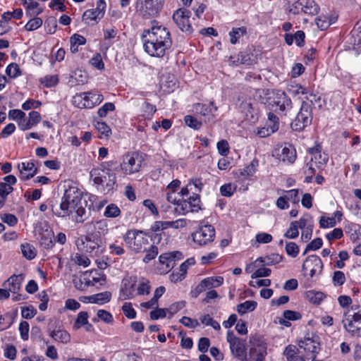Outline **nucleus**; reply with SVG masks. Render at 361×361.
<instances>
[{"mask_svg":"<svg viewBox=\"0 0 361 361\" xmlns=\"http://www.w3.org/2000/svg\"><path fill=\"white\" fill-rule=\"evenodd\" d=\"M141 39L144 50L153 57H163L166 51L172 45L170 32L161 25L152 26L151 29L144 30Z\"/></svg>","mask_w":361,"mask_h":361,"instance_id":"obj_1","label":"nucleus"},{"mask_svg":"<svg viewBox=\"0 0 361 361\" xmlns=\"http://www.w3.org/2000/svg\"><path fill=\"white\" fill-rule=\"evenodd\" d=\"M82 199V192L78 188L71 186L65 190L60 203L51 204V211L57 216L66 217L72 214Z\"/></svg>","mask_w":361,"mask_h":361,"instance_id":"obj_2","label":"nucleus"},{"mask_svg":"<svg viewBox=\"0 0 361 361\" xmlns=\"http://www.w3.org/2000/svg\"><path fill=\"white\" fill-rule=\"evenodd\" d=\"M113 165V161L105 162L102 165V169H93L90 172L94 183L102 185L106 192L112 190L116 183V174L111 169Z\"/></svg>","mask_w":361,"mask_h":361,"instance_id":"obj_3","label":"nucleus"},{"mask_svg":"<svg viewBox=\"0 0 361 361\" xmlns=\"http://www.w3.org/2000/svg\"><path fill=\"white\" fill-rule=\"evenodd\" d=\"M78 250L88 253L90 257H97L103 253L105 249L104 240L96 235H81L75 240Z\"/></svg>","mask_w":361,"mask_h":361,"instance_id":"obj_4","label":"nucleus"},{"mask_svg":"<svg viewBox=\"0 0 361 361\" xmlns=\"http://www.w3.org/2000/svg\"><path fill=\"white\" fill-rule=\"evenodd\" d=\"M264 104L269 110L276 112L281 116L290 115L293 109L292 101L284 92H276L273 100L269 98Z\"/></svg>","mask_w":361,"mask_h":361,"instance_id":"obj_5","label":"nucleus"},{"mask_svg":"<svg viewBox=\"0 0 361 361\" xmlns=\"http://www.w3.org/2000/svg\"><path fill=\"white\" fill-rule=\"evenodd\" d=\"M123 240L127 246L137 253L147 250V246L149 244V236L138 230L128 231Z\"/></svg>","mask_w":361,"mask_h":361,"instance_id":"obj_6","label":"nucleus"},{"mask_svg":"<svg viewBox=\"0 0 361 361\" xmlns=\"http://www.w3.org/2000/svg\"><path fill=\"white\" fill-rule=\"evenodd\" d=\"M251 347L248 353H245L243 361H264L267 355V345L262 336H252L250 338Z\"/></svg>","mask_w":361,"mask_h":361,"instance_id":"obj_7","label":"nucleus"},{"mask_svg":"<svg viewBox=\"0 0 361 361\" xmlns=\"http://www.w3.org/2000/svg\"><path fill=\"white\" fill-rule=\"evenodd\" d=\"M343 324L345 330L353 336L361 335V307H352L345 314V318L343 319Z\"/></svg>","mask_w":361,"mask_h":361,"instance_id":"obj_8","label":"nucleus"},{"mask_svg":"<svg viewBox=\"0 0 361 361\" xmlns=\"http://www.w3.org/2000/svg\"><path fill=\"white\" fill-rule=\"evenodd\" d=\"M163 7L161 0H137L135 10L145 18L156 17Z\"/></svg>","mask_w":361,"mask_h":361,"instance_id":"obj_9","label":"nucleus"},{"mask_svg":"<svg viewBox=\"0 0 361 361\" xmlns=\"http://www.w3.org/2000/svg\"><path fill=\"white\" fill-rule=\"evenodd\" d=\"M312 121V107L307 102H302L300 111L295 119L291 123V128L296 131H300L310 126Z\"/></svg>","mask_w":361,"mask_h":361,"instance_id":"obj_10","label":"nucleus"},{"mask_svg":"<svg viewBox=\"0 0 361 361\" xmlns=\"http://www.w3.org/2000/svg\"><path fill=\"white\" fill-rule=\"evenodd\" d=\"M143 162L142 154L137 152L128 153L123 157L121 169L124 174L131 175L140 171Z\"/></svg>","mask_w":361,"mask_h":361,"instance_id":"obj_11","label":"nucleus"},{"mask_svg":"<svg viewBox=\"0 0 361 361\" xmlns=\"http://www.w3.org/2000/svg\"><path fill=\"white\" fill-rule=\"evenodd\" d=\"M179 214H186L189 212H196L201 209L200 197L197 193H193L185 199H178V207L175 209Z\"/></svg>","mask_w":361,"mask_h":361,"instance_id":"obj_12","label":"nucleus"},{"mask_svg":"<svg viewBox=\"0 0 361 361\" xmlns=\"http://www.w3.org/2000/svg\"><path fill=\"white\" fill-rule=\"evenodd\" d=\"M226 340L230 345L231 354L239 361H243L247 350L245 341L235 336L233 331L227 332Z\"/></svg>","mask_w":361,"mask_h":361,"instance_id":"obj_13","label":"nucleus"},{"mask_svg":"<svg viewBox=\"0 0 361 361\" xmlns=\"http://www.w3.org/2000/svg\"><path fill=\"white\" fill-rule=\"evenodd\" d=\"M215 237V229L212 225H204L192 233L193 241L200 246L212 243Z\"/></svg>","mask_w":361,"mask_h":361,"instance_id":"obj_14","label":"nucleus"},{"mask_svg":"<svg viewBox=\"0 0 361 361\" xmlns=\"http://www.w3.org/2000/svg\"><path fill=\"white\" fill-rule=\"evenodd\" d=\"M190 16L191 12L184 8L176 10L173 14V20L179 29L189 35L193 32V28L190 23Z\"/></svg>","mask_w":361,"mask_h":361,"instance_id":"obj_15","label":"nucleus"},{"mask_svg":"<svg viewBox=\"0 0 361 361\" xmlns=\"http://www.w3.org/2000/svg\"><path fill=\"white\" fill-rule=\"evenodd\" d=\"M274 156L276 157L280 161L288 164H293L297 157L296 151L294 147L288 143L275 149Z\"/></svg>","mask_w":361,"mask_h":361,"instance_id":"obj_16","label":"nucleus"},{"mask_svg":"<svg viewBox=\"0 0 361 361\" xmlns=\"http://www.w3.org/2000/svg\"><path fill=\"white\" fill-rule=\"evenodd\" d=\"M137 282L136 276H128L122 280L120 289V298L121 300H129L135 297Z\"/></svg>","mask_w":361,"mask_h":361,"instance_id":"obj_17","label":"nucleus"},{"mask_svg":"<svg viewBox=\"0 0 361 361\" xmlns=\"http://www.w3.org/2000/svg\"><path fill=\"white\" fill-rule=\"evenodd\" d=\"M302 268V271H309L310 276L312 278L316 275L321 274L323 269V263L319 257L312 255L306 258Z\"/></svg>","mask_w":361,"mask_h":361,"instance_id":"obj_18","label":"nucleus"},{"mask_svg":"<svg viewBox=\"0 0 361 361\" xmlns=\"http://www.w3.org/2000/svg\"><path fill=\"white\" fill-rule=\"evenodd\" d=\"M106 9V3L104 0H99L97 2V6L93 9H88L85 11L82 15V20L86 23L90 21H95L97 23L104 16Z\"/></svg>","mask_w":361,"mask_h":361,"instance_id":"obj_19","label":"nucleus"},{"mask_svg":"<svg viewBox=\"0 0 361 361\" xmlns=\"http://www.w3.org/2000/svg\"><path fill=\"white\" fill-rule=\"evenodd\" d=\"M298 345L307 354H311L312 356L316 355L319 350V336L314 334L312 336H305L303 340L299 341Z\"/></svg>","mask_w":361,"mask_h":361,"instance_id":"obj_20","label":"nucleus"},{"mask_svg":"<svg viewBox=\"0 0 361 361\" xmlns=\"http://www.w3.org/2000/svg\"><path fill=\"white\" fill-rule=\"evenodd\" d=\"M321 151L322 147L319 144L307 149L308 153L311 155L310 161L318 169L322 168L328 161L327 154L322 153Z\"/></svg>","mask_w":361,"mask_h":361,"instance_id":"obj_21","label":"nucleus"},{"mask_svg":"<svg viewBox=\"0 0 361 361\" xmlns=\"http://www.w3.org/2000/svg\"><path fill=\"white\" fill-rule=\"evenodd\" d=\"M18 169L20 172L19 177L22 180H29L37 173V168L32 161L18 164Z\"/></svg>","mask_w":361,"mask_h":361,"instance_id":"obj_22","label":"nucleus"},{"mask_svg":"<svg viewBox=\"0 0 361 361\" xmlns=\"http://www.w3.org/2000/svg\"><path fill=\"white\" fill-rule=\"evenodd\" d=\"M182 254L180 252L164 253L159 256V260L161 264L166 265V271L173 268L176 258L180 259Z\"/></svg>","mask_w":361,"mask_h":361,"instance_id":"obj_23","label":"nucleus"},{"mask_svg":"<svg viewBox=\"0 0 361 361\" xmlns=\"http://www.w3.org/2000/svg\"><path fill=\"white\" fill-rule=\"evenodd\" d=\"M48 331L49 336L57 342H60L62 343H68L71 341V335L70 334L64 330L63 329H59L57 330L52 329V327L50 325L48 327Z\"/></svg>","mask_w":361,"mask_h":361,"instance_id":"obj_24","label":"nucleus"},{"mask_svg":"<svg viewBox=\"0 0 361 361\" xmlns=\"http://www.w3.org/2000/svg\"><path fill=\"white\" fill-rule=\"evenodd\" d=\"M23 281L22 275H13L8 278L3 284L5 286L6 284L8 286V290L13 293H18L21 286Z\"/></svg>","mask_w":361,"mask_h":361,"instance_id":"obj_25","label":"nucleus"},{"mask_svg":"<svg viewBox=\"0 0 361 361\" xmlns=\"http://www.w3.org/2000/svg\"><path fill=\"white\" fill-rule=\"evenodd\" d=\"M283 259V257L282 255L277 253H272L264 257H258L256 259L255 262H259V263L262 264V266H271L282 262Z\"/></svg>","mask_w":361,"mask_h":361,"instance_id":"obj_26","label":"nucleus"},{"mask_svg":"<svg viewBox=\"0 0 361 361\" xmlns=\"http://www.w3.org/2000/svg\"><path fill=\"white\" fill-rule=\"evenodd\" d=\"M288 361H305L302 355H299L298 349L295 345H288L283 352Z\"/></svg>","mask_w":361,"mask_h":361,"instance_id":"obj_27","label":"nucleus"},{"mask_svg":"<svg viewBox=\"0 0 361 361\" xmlns=\"http://www.w3.org/2000/svg\"><path fill=\"white\" fill-rule=\"evenodd\" d=\"M111 299V293L109 291H104L94 294L89 297V301L92 303L103 305L109 302Z\"/></svg>","mask_w":361,"mask_h":361,"instance_id":"obj_28","label":"nucleus"},{"mask_svg":"<svg viewBox=\"0 0 361 361\" xmlns=\"http://www.w3.org/2000/svg\"><path fill=\"white\" fill-rule=\"evenodd\" d=\"M90 102H84L83 104H78L80 109H91L94 106L99 104L104 99L103 95L99 92H90Z\"/></svg>","mask_w":361,"mask_h":361,"instance_id":"obj_29","label":"nucleus"},{"mask_svg":"<svg viewBox=\"0 0 361 361\" xmlns=\"http://www.w3.org/2000/svg\"><path fill=\"white\" fill-rule=\"evenodd\" d=\"M205 290H212L213 288H217L224 283L222 276H212L204 279L201 281Z\"/></svg>","mask_w":361,"mask_h":361,"instance_id":"obj_30","label":"nucleus"},{"mask_svg":"<svg viewBox=\"0 0 361 361\" xmlns=\"http://www.w3.org/2000/svg\"><path fill=\"white\" fill-rule=\"evenodd\" d=\"M94 126L99 133L98 137L100 139L107 138L111 134V130L106 123L102 121H94Z\"/></svg>","mask_w":361,"mask_h":361,"instance_id":"obj_31","label":"nucleus"},{"mask_svg":"<svg viewBox=\"0 0 361 361\" xmlns=\"http://www.w3.org/2000/svg\"><path fill=\"white\" fill-rule=\"evenodd\" d=\"M325 297V294L321 291L311 290L305 293L306 299L314 305H319Z\"/></svg>","mask_w":361,"mask_h":361,"instance_id":"obj_32","label":"nucleus"},{"mask_svg":"<svg viewBox=\"0 0 361 361\" xmlns=\"http://www.w3.org/2000/svg\"><path fill=\"white\" fill-rule=\"evenodd\" d=\"M94 230L89 233L91 235H96L103 239V237L107 233L108 228L106 223L102 220L93 223Z\"/></svg>","mask_w":361,"mask_h":361,"instance_id":"obj_33","label":"nucleus"},{"mask_svg":"<svg viewBox=\"0 0 361 361\" xmlns=\"http://www.w3.org/2000/svg\"><path fill=\"white\" fill-rule=\"evenodd\" d=\"M71 43V51L73 54L78 51V47L80 45H84L86 43V39L78 34H74L70 38Z\"/></svg>","mask_w":361,"mask_h":361,"instance_id":"obj_34","label":"nucleus"},{"mask_svg":"<svg viewBox=\"0 0 361 361\" xmlns=\"http://www.w3.org/2000/svg\"><path fill=\"white\" fill-rule=\"evenodd\" d=\"M257 166V161L253 160L249 165L240 171L238 178H241L242 180H243L244 179H247L249 177L252 176L255 173Z\"/></svg>","mask_w":361,"mask_h":361,"instance_id":"obj_35","label":"nucleus"},{"mask_svg":"<svg viewBox=\"0 0 361 361\" xmlns=\"http://www.w3.org/2000/svg\"><path fill=\"white\" fill-rule=\"evenodd\" d=\"M257 303L254 300H247L237 305L238 312L243 315L247 312H252L257 307Z\"/></svg>","mask_w":361,"mask_h":361,"instance_id":"obj_36","label":"nucleus"},{"mask_svg":"<svg viewBox=\"0 0 361 361\" xmlns=\"http://www.w3.org/2000/svg\"><path fill=\"white\" fill-rule=\"evenodd\" d=\"M303 7L302 12L312 16L316 15L319 10V6L314 0H303Z\"/></svg>","mask_w":361,"mask_h":361,"instance_id":"obj_37","label":"nucleus"},{"mask_svg":"<svg viewBox=\"0 0 361 361\" xmlns=\"http://www.w3.org/2000/svg\"><path fill=\"white\" fill-rule=\"evenodd\" d=\"M192 111L195 114H200L204 117L212 114V107H209L208 105L202 103H196L193 104Z\"/></svg>","mask_w":361,"mask_h":361,"instance_id":"obj_38","label":"nucleus"},{"mask_svg":"<svg viewBox=\"0 0 361 361\" xmlns=\"http://www.w3.org/2000/svg\"><path fill=\"white\" fill-rule=\"evenodd\" d=\"M247 33V29L245 27H240L233 28L232 30L229 32L230 36V42L232 44H235L237 43L238 39L240 37H243Z\"/></svg>","mask_w":361,"mask_h":361,"instance_id":"obj_39","label":"nucleus"},{"mask_svg":"<svg viewBox=\"0 0 361 361\" xmlns=\"http://www.w3.org/2000/svg\"><path fill=\"white\" fill-rule=\"evenodd\" d=\"M137 295H148L150 292V286L149 281L147 279L141 278L139 280L138 286L136 288Z\"/></svg>","mask_w":361,"mask_h":361,"instance_id":"obj_40","label":"nucleus"},{"mask_svg":"<svg viewBox=\"0 0 361 361\" xmlns=\"http://www.w3.org/2000/svg\"><path fill=\"white\" fill-rule=\"evenodd\" d=\"M14 317L11 313L6 312L5 314L0 313V325L2 331L6 330L13 323Z\"/></svg>","mask_w":361,"mask_h":361,"instance_id":"obj_41","label":"nucleus"},{"mask_svg":"<svg viewBox=\"0 0 361 361\" xmlns=\"http://www.w3.org/2000/svg\"><path fill=\"white\" fill-rule=\"evenodd\" d=\"M21 251L23 255L27 259H32L36 256V250L33 245L25 243L21 245Z\"/></svg>","mask_w":361,"mask_h":361,"instance_id":"obj_42","label":"nucleus"},{"mask_svg":"<svg viewBox=\"0 0 361 361\" xmlns=\"http://www.w3.org/2000/svg\"><path fill=\"white\" fill-rule=\"evenodd\" d=\"M88 322V314L87 312L82 311L78 314L75 322L73 324V329H79Z\"/></svg>","mask_w":361,"mask_h":361,"instance_id":"obj_43","label":"nucleus"},{"mask_svg":"<svg viewBox=\"0 0 361 361\" xmlns=\"http://www.w3.org/2000/svg\"><path fill=\"white\" fill-rule=\"evenodd\" d=\"M201 323L205 326H210L215 330H220L221 326L219 324L214 320L209 314H204L200 317Z\"/></svg>","mask_w":361,"mask_h":361,"instance_id":"obj_44","label":"nucleus"},{"mask_svg":"<svg viewBox=\"0 0 361 361\" xmlns=\"http://www.w3.org/2000/svg\"><path fill=\"white\" fill-rule=\"evenodd\" d=\"M6 73L11 78H16L21 75L19 66L16 63H11L6 67Z\"/></svg>","mask_w":361,"mask_h":361,"instance_id":"obj_45","label":"nucleus"},{"mask_svg":"<svg viewBox=\"0 0 361 361\" xmlns=\"http://www.w3.org/2000/svg\"><path fill=\"white\" fill-rule=\"evenodd\" d=\"M276 126H277L276 124H275L274 126H270L269 124H267V126H266L265 127H263V128L259 129L257 130V134L260 137H268V136L271 135V134H273L274 133L277 131Z\"/></svg>","mask_w":361,"mask_h":361,"instance_id":"obj_46","label":"nucleus"},{"mask_svg":"<svg viewBox=\"0 0 361 361\" xmlns=\"http://www.w3.org/2000/svg\"><path fill=\"white\" fill-rule=\"evenodd\" d=\"M185 124L191 128L198 130L202 127V122L191 115H187L184 118Z\"/></svg>","mask_w":361,"mask_h":361,"instance_id":"obj_47","label":"nucleus"},{"mask_svg":"<svg viewBox=\"0 0 361 361\" xmlns=\"http://www.w3.org/2000/svg\"><path fill=\"white\" fill-rule=\"evenodd\" d=\"M39 4L34 1L33 0H29V4L26 6V13L27 15L32 16H37L42 12V10L41 8H39Z\"/></svg>","mask_w":361,"mask_h":361,"instance_id":"obj_48","label":"nucleus"},{"mask_svg":"<svg viewBox=\"0 0 361 361\" xmlns=\"http://www.w3.org/2000/svg\"><path fill=\"white\" fill-rule=\"evenodd\" d=\"M40 82L47 87H51L57 85L59 78L56 75H49L40 79Z\"/></svg>","mask_w":361,"mask_h":361,"instance_id":"obj_49","label":"nucleus"},{"mask_svg":"<svg viewBox=\"0 0 361 361\" xmlns=\"http://www.w3.org/2000/svg\"><path fill=\"white\" fill-rule=\"evenodd\" d=\"M54 233L49 232L46 235H44L40 238V244L46 249H49L53 247L54 242Z\"/></svg>","mask_w":361,"mask_h":361,"instance_id":"obj_50","label":"nucleus"},{"mask_svg":"<svg viewBox=\"0 0 361 361\" xmlns=\"http://www.w3.org/2000/svg\"><path fill=\"white\" fill-rule=\"evenodd\" d=\"M142 109L144 113L143 116L147 119H150L157 111L156 106L147 102L142 104Z\"/></svg>","mask_w":361,"mask_h":361,"instance_id":"obj_51","label":"nucleus"},{"mask_svg":"<svg viewBox=\"0 0 361 361\" xmlns=\"http://www.w3.org/2000/svg\"><path fill=\"white\" fill-rule=\"evenodd\" d=\"M90 92H81L73 97V104L78 107V104H83L84 102H90Z\"/></svg>","mask_w":361,"mask_h":361,"instance_id":"obj_52","label":"nucleus"},{"mask_svg":"<svg viewBox=\"0 0 361 361\" xmlns=\"http://www.w3.org/2000/svg\"><path fill=\"white\" fill-rule=\"evenodd\" d=\"M121 214L120 209L114 204H111L106 207L104 216L109 218L117 217Z\"/></svg>","mask_w":361,"mask_h":361,"instance_id":"obj_53","label":"nucleus"},{"mask_svg":"<svg viewBox=\"0 0 361 361\" xmlns=\"http://www.w3.org/2000/svg\"><path fill=\"white\" fill-rule=\"evenodd\" d=\"M235 63V61H233ZM253 59H252L250 54L247 52H240L238 54V59L236 61V65L238 64H245V65H251L252 64Z\"/></svg>","mask_w":361,"mask_h":361,"instance_id":"obj_54","label":"nucleus"},{"mask_svg":"<svg viewBox=\"0 0 361 361\" xmlns=\"http://www.w3.org/2000/svg\"><path fill=\"white\" fill-rule=\"evenodd\" d=\"M42 25V20L40 18L35 17L30 19L25 26L27 31H33L41 27Z\"/></svg>","mask_w":361,"mask_h":361,"instance_id":"obj_55","label":"nucleus"},{"mask_svg":"<svg viewBox=\"0 0 361 361\" xmlns=\"http://www.w3.org/2000/svg\"><path fill=\"white\" fill-rule=\"evenodd\" d=\"M83 204L84 203L82 202V200H80L79 204H77V207H75L74 211V212L76 214L75 221L77 222L82 223L85 221L83 216L85 215L86 209Z\"/></svg>","mask_w":361,"mask_h":361,"instance_id":"obj_56","label":"nucleus"},{"mask_svg":"<svg viewBox=\"0 0 361 361\" xmlns=\"http://www.w3.org/2000/svg\"><path fill=\"white\" fill-rule=\"evenodd\" d=\"M122 310L127 318L132 319L136 317L137 314L131 302H125L122 306Z\"/></svg>","mask_w":361,"mask_h":361,"instance_id":"obj_57","label":"nucleus"},{"mask_svg":"<svg viewBox=\"0 0 361 361\" xmlns=\"http://www.w3.org/2000/svg\"><path fill=\"white\" fill-rule=\"evenodd\" d=\"M145 251L147 252V254L143 258V262L145 263H148L151 260L155 259L159 253L158 247L154 245H152L149 248L148 250L147 249Z\"/></svg>","mask_w":361,"mask_h":361,"instance_id":"obj_58","label":"nucleus"},{"mask_svg":"<svg viewBox=\"0 0 361 361\" xmlns=\"http://www.w3.org/2000/svg\"><path fill=\"white\" fill-rule=\"evenodd\" d=\"M312 217L309 214H305L301 217L298 221H293L298 228L305 229L309 224L310 222L312 224Z\"/></svg>","mask_w":361,"mask_h":361,"instance_id":"obj_59","label":"nucleus"},{"mask_svg":"<svg viewBox=\"0 0 361 361\" xmlns=\"http://www.w3.org/2000/svg\"><path fill=\"white\" fill-rule=\"evenodd\" d=\"M286 252L291 257H296L299 253V247L294 242L287 243L286 245Z\"/></svg>","mask_w":361,"mask_h":361,"instance_id":"obj_60","label":"nucleus"},{"mask_svg":"<svg viewBox=\"0 0 361 361\" xmlns=\"http://www.w3.org/2000/svg\"><path fill=\"white\" fill-rule=\"evenodd\" d=\"M336 224L335 217H326L322 216L319 219V226L322 228L334 227Z\"/></svg>","mask_w":361,"mask_h":361,"instance_id":"obj_61","label":"nucleus"},{"mask_svg":"<svg viewBox=\"0 0 361 361\" xmlns=\"http://www.w3.org/2000/svg\"><path fill=\"white\" fill-rule=\"evenodd\" d=\"M303 8V0H295L289 6V12L298 14L302 11Z\"/></svg>","mask_w":361,"mask_h":361,"instance_id":"obj_62","label":"nucleus"},{"mask_svg":"<svg viewBox=\"0 0 361 361\" xmlns=\"http://www.w3.org/2000/svg\"><path fill=\"white\" fill-rule=\"evenodd\" d=\"M115 109V105L111 102L105 103L98 109V115L103 118L106 116L109 111H113Z\"/></svg>","mask_w":361,"mask_h":361,"instance_id":"obj_63","label":"nucleus"},{"mask_svg":"<svg viewBox=\"0 0 361 361\" xmlns=\"http://www.w3.org/2000/svg\"><path fill=\"white\" fill-rule=\"evenodd\" d=\"M235 190V187L231 183L224 184L220 188V192L224 197H231Z\"/></svg>","mask_w":361,"mask_h":361,"instance_id":"obj_64","label":"nucleus"}]
</instances>
